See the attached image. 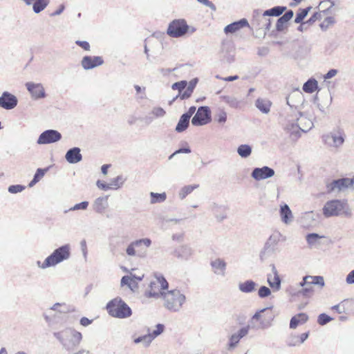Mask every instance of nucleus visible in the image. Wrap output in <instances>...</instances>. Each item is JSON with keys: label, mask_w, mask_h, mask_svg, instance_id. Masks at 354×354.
<instances>
[{"label": "nucleus", "mask_w": 354, "mask_h": 354, "mask_svg": "<svg viewBox=\"0 0 354 354\" xmlns=\"http://www.w3.org/2000/svg\"><path fill=\"white\" fill-rule=\"evenodd\" d=\"M53 335L62 348L69 352L77 348L83 339L82 333L70 326L53 332Z\"/></svg>", "instance_id": "nucleus-1"}, {"label": "nucleus", "mask_w": 354, "mask_h": 354, "mask_svg": "<svg viewBox=\"0 0 354 354\" xmlns=\"http://www.w3.org/2000/svg\"><path fill=\"white\" fill-rule=\"evenodd\" d=\"M71 257V246L65 244L55 249L44 262L38 261L37 265L41 269L55 267L57 264L68 260Z\"/></svg>", "instance_id": "nucleus-2"}, {"label": "nucleus", "mask_w": 354, "mask_h": 354, "mask_svg": "<svg viewBox=\"0 0 354 354\" xmlns=\"http://www.w3.org/2000/svg\"><path fill=\"white\" fill-rule=\"evenodd\" d=\"M161 299L163 306L171 312H178L185 303L186 297L178 289H173L163 293Z\"/></svg>", "instance_id": "nucleus-3"}, {"label": "nucleus", "mask_w": 354, "mask_h": 354, "mask_svg": "<svg viewBox=\"0 0 354 354\" xmlns=\"http://www.w3.org/2000/svg\"><path fill=\"white\" fill-rule=\"evenodd\" d=\"M323 214L326 217L337 216H352V211L346 201L340 200L328 201L323 207Z\"/></svg>", "instance_id": "nucleus-4"}, {"label": "nucleus", "mask_w": 354, "mask_h": 354, "mask_svg": "<svg viewBox=\"0 0 354 354\" xmlns=\"http://www.w3.org/2000/svg\"><path fill=\"white\" fill-rule=\"evenodd\" d=\"M106 309L109 315L118 319H125L131 316V308L120 298L115 297L109 301Z\"/></svg>", "instance_id": "nucleus-5"}, {"label": "nucleus", "mask_w": 354, "mask_h": 354, "mask_svg": "<svg viewBox=\"0 0 354 354\" xmlns=\"http://www.w3.org/2000/svg\"><path fill=\"white\" fill-rule=\"evenodd\" d=\"M169 283L161 274H155L149 283V290L145 293L147 297L159 299L168 289Z\"/></svg>", "instance_id": "nucleus-6"}, {"label": "nucleus", "mask_w": 354, "mask_h": 354, "mask_svg": "<svg viewBox=\"0 0 354 354\" xmlns=\"http://www.w3.org/2000/svg\"><path fill=\"white\" fill-rule=\"evenodd\" d=\"M151 240L143 238L131 242L126 249V253L129 257L145 258L147 255V249L151 245Z\"/></svg>", "instance_id": "nucleus-7"}, {"label": "nucleus", "mask_w": 354, "mask_h": 354, "mask_svg": "<svg viewBox=\"0 0 354 354\" xmlns=\"http://www.w3.org/2000/svg\"><path fill=\"white\" fill-rule=\"evenodd\" d=\"M189 28L185 19H174L169 23L167 33L171 37L178 38L184 36L188 32Z\"/></svg>", "instance_id": "nucleus-8"}, {"label": "nucleus", "mask_w": 354, "mask_h": 354, "mask_svg": "<svg viewBox=\"0 0 354 354\" xmlns=\"http://www.w3.org/2000/svg\"><path fill=\"white\" fill-rule=\"evenodd\" d=\"M211 120L210 110L208 106H200L192 119L194 126H203Z\"/></svg>", "instance_id": "nucleus-9"}, {"label": "nucleus", "mask_w": 354, "mask_h": 354, "mask_svg": "<svg viewBox=\"0 0 354 354\" xmlns=\"http://www.w3.org/2000/svg\"><path fill=\"white\" fill-rule=\"evenodd\" d=\"M62 139V134L57 130L48 129L42 132L37 141L38 145L55 143Z\"/></svg>", "instance_id": "nucleus-10"}, {"label": "nucleus", "mask_w": 354, "mask_h": 354, "mask_svg": "<svg viewBox=\"0 0 354 354\" xmlns=\"http://www.w3.org/2000/svg\"><path fill=\"white\" fill-rule=\"evenodd\" d=\"M353 183V179L344 178L333 180L326 185V188L328 192H340L352 187Z\"/></svg>", "instance_id": "nucleus-11"}, {"label": "nucleus", "mask_w": 354, "mask_h": 354, "mask_svg": "<svg viewBox=\"0 0 354 354\" xmlns=\"http://www.w3.org/2000/svg\"><path fill=\"white\" fill-rule=\"evenodd\" d=\"M17 97L8 91H3L0 96V107L6 110H11L17 106Z\"/></svg>", "instance_id": "nucleus-12"}, {"label": "nucleus", "mask_w": 354, "mask_h": 354, "mask_svg": "<svg viewBox=\"0 0 354 354\" xmlns=\"http://www.w3.org/2000/svg\"><path fill=\"white\" fill-rule=\"evenodd\" d=\"M250 329V326H246L241 328L236 333H233L230 337L227 344V349L229 351L235 348L240 339L245 337Z\"/></svg>", "instance_id": "nucleus-13"}, {"label": "nucleus", "mask_w": 354, "mask_h": 354, "mask_svg": "<svg viewBox=\"0 0 354 354\" xmlns=\"http://www.w3.org/2000/svg\"><path fill=\"white\" fill-rule=\"evenodd\" d=\"M274 175V169L268 166H263V167H256L252 170L251 174V176L257 181L271 178Z\"/></svg>", "instance_id": "nucleus-14"}, {"label": "nucleus", "mask_w": 354, "mask_h": 354, "mask_svg": "<svg viewBox=\"0 0 354 354\" xmlns=\"http://www.w3.org/2000/svg\"><path fill=\"white\" fill-rule=\"evenodd\" d=\"M272 273L267 274V282L273 291L277 292L281 289V279L274 264L270 265Z\"/></svg>", "instance_id": "nucleus-15"}, {"label": "nucleus", "mask_w": 354, "mask_h": 354, "mask_svg": "<svg viewBox=\"0 0 354 354\" xmlns=\"http://www.w3.org/2000/svg\"><path fill=\"white\" fill-rule=\"evenodd\" d=\"M323 140L327 145L337 148L344 142V133L342 132L331 133L324 136Z\"/></svg>", "instance_id": "nucleus-16"}, {"label": "nucleus", "mask_w": 354, "mask_h": 354, "mask_svg": "<svg viewBox=\"0 0 354 354\" xmlns=\"http://www.w3.org/2000/svg\"><path fill=\"white\" fill-rule=\"evenodd\" d=\"M26 87L33 100H39L46 97L45 90L41 84L27 82Z\"/></svg>", "instance_id": "nucleus-17"}, {"label": "nucleus", "mask_w": 354, "mask_h": 354, "mask_svg": "<svg viewBox=\"0 0 354 354\" xmlns=\"http://www.w3.org/2000/svg\"><path fill=\"white\" fill-rule=\"evenodd\" d=\"M221 57L226 62L231 63L234 59V47L232 42L225 41L222 44Z\"/></svg>", "instance_id": "nucleus-18"}, {"label": "nucleus", "mask_w": 354, "mask_h": 354, "mask_svg": "<svg viewBox=\"0 0 354 354\" xmlns=\"http://www.w3.org/2000/svg\"><path fill=\"white\" fill-rule=\"evenodd\" d=\"M104 63L102 58L100 56H84L81 62L82 66L85 70H90Z\"/></svg>", "instance_id": "nucleus-19"}, {"label": "nucleus", "mask_w": 354, "mask_h": 354, "mask_svg": "<svg viewBox=\"0 0 354 354\" xmlns=\"http://www.w3.org/2000/svg\"><path fill=\"white\" fill-rule=\"evenodd\" d=\"M312 285H317L323 288L325 286L324 277L322 276L306 275L303 277L302 281L299 283L300 287L312 286Z\"/></svg>", "instance_id": "nucleus-20"}, {"label": "nucleus", "mask_w": 354, "mask_h": 354, "mask_svg": "<svg viewBox=\"0 0 354 354\" xmlns=\"http://www.w3.org/2000/svg\"><path fill=\"white\" fill-rule=\"evenodd\" d=\"M295 117L301 131L307 132L313 128V123L312 120L304 113L299 112Z\"/></svg>", "instance_id": "nucleus-21"}, {"label": "nucleus", "mask_w": 354, "mask_h": 354, "mask_svg": "<svg viewBox=\"0 0 354 354\" xmlns=\"http://www.w3.org/2000/svg\"><path fill=\"white\" fill-rule=\"evenodd\" d=\"M79 147H73L68 149L65 155L66 161L71 164H75L82 160V156Z\"/></svg>", "instance_id": "nucleus-22"}, {"label": "nucleus", "mask_w": 354, "mask_h": 354, "mask_svg": "<svg viewBox=\"0 0 354 354\" xmlns=\"http://www.w3.org/2000/svg\"><path fill=\"white\" fill-rule=\"evenodd\" d=\"M192 254L193 250L187 245H182L178 247L174 251L175 257L182 260H188Z\"/></svg>", "instance_id": "nucleus-23"}, {"label": "nucleus", "mask_w": 354, "mask_h": 354, "mask_svg": "<svg viewBox=\"0 0 354 354\" xmlns=\"http://www.w3.org/2000/svg\"><path fill=\"white\" fill-rule=\"evenodd\" d=\"M249 24L246 19H241L239 21H234L227 26H226L224 28V32L225 34H232L235 33L240 29L244 27H248Z\"/></svg>", "instance_id": "nucleus-24"}, {"label": "nucleus", "mask_w": 354, "mask_h": 354, "mask_svg": "<svg viewBox=\"0 0 354 354\" xmlns=\"http://www.w3.org/2000/svg\"><path fill=\"white\" fill-rule=\"evenodd\" d=\"M279 214L281 220L284 224L289 225L293 221V214L287 204L280 206Z\"/></svg>", "instance_id": "nucleus-25"}, {"label": "nucleus", "mask_w": 354, "mask_h": 354, "mask_svg": "<svg viewBox=\"0 0 354 354\" xmlns=\"http://www.w3.org/2000/svg\"><path fill=\"white\" fill-rule=\"evenodd\" d=\"M209 209L218 222H221L227 218L225 208L222 205L214 203L210 205Z\"/></svg>", "instance_id": "nucleus-26"}, {"label": "nucleus", "mask_w": 354, "mask_h": 354, "mask_svg": "<svg viewBox=\"0 0 354 354\" xmlns=\"http://www.w3.org/2000/svg\"><path fill=\"white\" fill-rule=\"evenodd\" d=\"M284 129L291 136H299L301 131L295 116L287 120Z\"/></svg>", "instance_id": "nucleus-27"}, {"label": "nucleus", "mask_w": 354, "mask_h": 354, "mask_svg": "<svg viewBox=\"0 0 354 354\" xmlns=\"http://www.w3.org/2000/svg\"><path fill=\"white\" fill-rule=\"evenodd\" d=\"M109 206L108 196H102L97 198L93 203V210L99 214H102Z\"/></svg>", "instance_id": "nucleus-28"}, {"label": "nucleus", "mask_w": 354, "mask_h": 354, "mask_svg": "<svg viewBox=\"0 0 354 354\" xmlns=\"http://www.w3.org/2000/svg\"><path fill=\"white\" fill-rule=\"evenodd\" d=\"M279 249L264 245L263 250L260 253V259L262 261L274 259L276 258Z\"/></svg>", "instance_id": "nucleus-29"}, {"label": "nucleus", "mask_w": 354, "mask_h": 354, "mask_svg": "<svg viewBox=\"0 0 354 354\" xmlns=\"http://www.w3.org/2000/svg\"><path fill=\"white\" fill-rule=\"evenodd\" d=\"M266 310L267 308H263L262 310L257 311L252 317L248 326H250V328L252 329L263 328L264 326L263 325V321H261V314Z\"/></svg>", "instance_id": "nucleus-30"}, {"label": "nucleus", "mask_w": 354, "mask_h": 354, "mask_svg": "<svg viewBox=\"0 0 354 354\" xmlns=\"http://www.w3.org/2000/svg\"><path fill=\"white\" fill-rule=\"evenodd\" d=\"M294 12L292 10H288L283 16L277 19L276 29L277 31H282L286 27L288 21L292 18Z\"/></svg>", "instance_id": "nucleus-31"}, {"label": "nucleus", "mask_w": 354, "mask_h": 354, "mask_svg": "<svg viewBox=\"0 0 354 354\" xmlns=\"http://www.w3.org/2000/svg\"><path fill=\"white\" fill-rule=\"evenodd\" d=\"M257 284L252 280H246L239 283V290L243 293H251L256 290Z\"/></svg>", "instance_id": "nucleus-32"}, {"label": "nucleus", "mask_w": 354, "mask_h": 354, "mask_svg": "<svg viewBox=\"0 0 354 354\" xmlns=\"http://www.w3.org/2000/svg\"><path fill=\"white\" fill-rule=\"evenodd\" d=\"M214 272L218 275H225L226 268L225 262L221 259H216L211 262Z\"/></svg>", "instance_id": "nucleus-33"}, {"label": "nucleus", "mask_w": 354, "mask_h": 354, "mask_svg": "<svg viewBox=\"0 0 354 354\" xmlns=\"http://www.w3.org/2000/svg\"><path fill=\"white\" fill-rule=\"evenodd\" d=\"M272 102L266 98H258L256 100V107L263 113L268 114L270 111Z\"/></svg>", "instance_id": "nucleus-34"}, {"label": "nucleus", "mask_w": 354, "mask_h": 354, "mask_svg": "<svg viewBox=\"0 0 354 354\" xmlns=\"http://www.w3.org/2000/svg\"><path fill=\"white\" fill-rule=\"evenodd\" d=\"M308 316L306 313H299L291 318L290 322V328L292 329H295L299 324L306 323L308 321Z\"/></svg>", "instance_id": "nucleus-35"}, {"label": "nucleus", "mask_w": 354, "mask_h": 354, "mask_svg": "<svg viewBox=\"0 0 354 354\" xmlns=\"http://www.w3.org/2000/svg\"><path fill=\"white\" fill-rule=\"evenodd\" d=\"M324 237V236H321L317 233H310L306 236V240L309 248H312L319 246L321 245L320 239Z\"/></svg>", "instance_id": "nucleus-36"}, {"label": "nucleus", "mask_w": 354, "mask_h": 354, "mask_svg": "<svg viewBox=\"0 0 354 354\" xmlns=\"http://www.w3.org/2000/svg\"><path fill=\"white\" fill-rule=\"evenodd\" d=\"M281 236L282 235L279 232H274L270 236L265 245L278 249V244L281 241Z\"/></svg>", "instance_id": "nucleus-37"}, {"label": "nucleus", "mask_w": 354, "mask_h": 354, "mask_svg": "<svg viewBox=\"0 0 354 354\" xmlns=\"http://www.w3.org/2000/svg\"><path fill=\"white\" fill-rule=\"evenodd\" d=\"M317 87V81L315 79L311 78L304 84L303 90L306 93H312L316 91Z\"/></svg>", "instance_id": "nucleus-38"}, {"label": "nucleus", "mask_w": 354, "mask_h": 354, "mask_svg": "<svg viewBox=\"0 0 354 354\" xmlns=\"http://www.w3.org/2000/svg\"><path fill=\"white\" fill-rule=\"evenodd\" d=\"M189 120L187 115L183 114L180 118L175 130L178 133L184 131L189 126Z\"/></svg>", "instance_id": "nucleus-39"}, {"label": "nucleus", "mask_w": 354, "mask_h": 354, "mask_svg": "<svg viewBox=\"0 0 354 354\" xmlns=\"http://www.w3.org/2000/svg\"><path fill=\"white\" fill-rule=\"evenodd\" d=\"M237 153L243 158H247L252 154V147L249 145H241L237 148Z\"/></svg>", "instance_id": "nucleus-40"}, {"label": "nucleus", "mask_w": 354, "mask_h": 354, "mask_svg": "<svg viewBox=\"0 0 354 354\" xmlns=\"http://www.w3.org/2000/svg\"><path fill=\"white\" fill-rule=\"evenodd\" d=\"M286 9V8L284 6H275L269 10H266L263 13L262 17H267V16L279 17L284 12V10Z\"/></svg>", "instance_id": "nucleus-41"}, {"label": "nucleus", "mask_w": 354, "mask_h": 354, "mask_svg": "<svg viewBox=\"0 0 354 354\" xmlns=\"http://www.w3.org/2000/svg\"><path fill=\"white\" fill-rule=\"evenodd\" d=\"M197 84V79H194L189 82V84L186 89L181 93L180 99L185 100L189 98Z\"/></svg>", "instance_id": "nucleus-42"}, {"label": "nucleus", "mask_w": 354, "mask_h": 354, "mask_svg": "<svg viewBox=\"0 0 354 354\" xmlns=\"http://www.w3.org/2000/svg\"><path fill=\"white\" fill-rule=\"evenodd\" d=\"M152 341L153 337L152 336L150 335L149 333L142 336L138 337L133 339V342L135 344H142L145 347L149 346Z\"/></svg>", "instance_id": "nucleus-43"}, {"label": "nucleus", "mask_w": 354, "mask_h": 354, "mask_svg": "<svg viewBox=\"0 0 354 354\" xmlns=\"http://www.w3.org/2000/svg\"><path fill=\"white\" fill-rule=\"evenodd\" d=\"M309 336V332L301 334L299 336L292 337L291 340L288 342L290 346H295L298 344L304 343Z\"/></svg>", "instance_id": "nucleus-44"}, {"label": "nucleus", "mask_w": 354, "mask_h": 354, "mask_svg": "<svg viewBox=\"0 0 354 354\" xmlns=\"http://www.w3.org/2000/svg\"><path fill=\"white\" fill-rule=\"evenodd\" d=\"M49 3V0H36L32 6L35 13L38 14L44 10Z\"/></svg>", "instance_id": "nucleus-45"}, {"label": "nucleus", "mask_w": 354, "mask_h": 354, "mask_svg": "<svg viewBox=\"0 0 354 354\" xmlns=\"http://www.w3.org/2000/svg\"><path fill=\"white\" fill-rule=\"evenodd\" d=\"M48 168L41 169L39 168L37 169L36 173L34 175L32 180L30 182L28 186L30 187H33L37 183H38L45 175L46 172L48 171Z\"/></svg>", "instance_id": "nucleus-46"}, {"label": "nucleus", "mask_w": 354, "mask_h": 354, "mask_svg": "<svg viewBox=\"0 0 354 354\" xmlns=\"http://www.w3.org/2000/svg\"><path fill=\"white\" fill-rule=\"evenodd\" d=\"M150 197H151L150 203L151 204H155V203H160L164 202L167 198V195H166L165 192H162L160 194L151 192Z\"/></svg>", "instance_id": "nucleus-47"}, {"label": "nucleus", "mask_w": 354, "mask_h": 354, "mask_svg": "<svg viewBox=\"0 0 354 354\" xmlns=\"http://www.w3.org/2000/svg\"><path fill=\"white\" fill-rule=\"evenodd\" d=\"M220 97L232 108H237L239 106V101L234 96L222 95Z\"/></svg>", "instance_id": "nucleus-48"}, {"label": "nucleus", "mask_w": 354, "mask_h": 354, "mask_svg": "<svg viewBox=\"0 0 354 354\" xmlns=\"http://www.w3.org/2000/svg\"><path fill=\"white\" fill-rule=\"evenodd\" d=\"M125 179L122 176H118L110 180L109 186L111 189H118L124 184Z\"/></svg>", "instance_id": "nucleus-49"}, {"label": "nucleus", "mask_w": 354, "mask_h": 354, "mask_svg": "<svg viewBox=\"0 0 354 354\" xmlns=\"http://www.w3.org/2000/svg\"><path fill=\"white\" fill-rule=\"evenodd\" d=\"M121 286H127L131 290L137 286L136 281H133V278L129 276H124L121 279Z\"/></svg>", "instance_id": "nucleus-50"}, {"label": "nucleus", "mask_w": 354, "mask_h": 354, "mask_svg": "<svg viewBox=\"0 0 354 354\" xmlns=\"http://www.w3.org/2000/svg\"><path fill=\"white\" fill-rule=\"evenodd\" d=\"M310 9H311L310 6L307 7L304 9H299V10L297 13L296 17L295 19V23H296V24L301 23L304 20V19L308 15Z\"/></svg>", "instance_id": "nucleus-51"}, {"label": "nucleus", "mask_w": 354, "mask_h": 354, "mask_svg": "<svg viewBox=\"0 0 354 354\" xmlns=\"http://www.w3.org/2000/svg\"><path fill=\"white\" fill-rule=\"evenodd\" d=\"M50 309L60 313H67L70 310L69 307L65 303H56Z\"/></svg>", "instance_id": "nucleus-52"}, {"label": "nucleus", "mask_w": 354, "mask_h": 354, "mask_svg": "<svg viewBox=\"0 0 354 354\" xmlns=\"http://www.w3.org/2000/svg\"><path fill=\"white\" fill-rule=\"evenodd\" d=\"M198 187V185H187L183 187L180 192H179V197L180 199H184L188 194L192 193L196 188Z\"/></svg>", "instance_id": "nucleus-53"}, {"label": "nucleus", "mask_w": 354, "mask_h": 354, "mask_svg": "<svg viewBox=\"0 0 354 354\" xmlns=\"http://www.w3.org/2000/svg\"><path fill=\"white\" fill-rule=\"evenodd\" d=\"M335 22L333 17H326L324 20L319 24V27L322 31H326L329 27L333 26Z\"/></svg>", "instance_id": "nucleus-54"}, {"label": "nucleus", "mask_w": 354, "mask_h": 354, "mask_svg": "<svg viewBox=\"0 0 354 354\" xmlns=\"http://www.w3.org/2000/svg\"><path fill=\"white\" fill-rule=\"evenodd\" d=\"M215 121L221 124H223L227 121V113L221 109L218 111L214 116Z\"/></svg>", "instance_id": "nucleus-55"}, {"label": "nucleus", "mask_w": 354, "mask_h": 354, "mask_svg": "<svg viewBox=\"0 0 354 354\" xmlns=\"http://www.w3.org/2000/svg\"><path fill=\"white\" fill-rule=\"evenodd\" d=\"M333 6L334 3L331 0L322 1L319 6V8L321 9L319 12H323V15L324 16L326 12L328 11Z\"/></svg>", "instance_id": "nucleus-56"}, {"label": "nucleus", "mask_w": 354, "mask_h": 354, "mask_svg": "<svg viewBox=\"0 0 354 354\" xmlns=\"http://www.w3.org/2000/svg\"><path fill=\"white\" fill-rule=\"evenodd\" d=\"M88 201H82L80 203H77L73 207H71L69 209L65 210L64 213H67L69 211H77V210H86L88 207Z\"/></svg>", "instance_id": "nucleus-57"}, {"label": "nucleus", "mask_w": 354, "mask_h": 354, "mask_svg": "<svg viewBox=\"0 0 354 354\" xmlns=\"http://www.w3.org/2000/svg\"><path fill=\"white\" fill-rule=\"evenodd\" d=\"M271 295V290L269 288L265 286H262L258 290V296L260 298H266Z\"/></svg>", "instance_id": "nucleus-58"}, {"label": "nucleus", "mask_w": 354, "mask_h": 354, "mask_svg": "<svg viewBox=\"0 0 354 354\" xmlns=\"http://www.w3.org/2000/svg\"><path fill=\"white\" fill-rule=\"evenodd\" d=\"M151 114L154 118H162L165 115L166 111L161 107L156 106L152 109Z\"/></svg>", "instance_id": "nucleus-59"}, {"label": "nucleus", "mask_w": 354, "mask_h": 354, "mask_svg": "<svg viewBox=\"0 0 354 354\" xmlns=\"http://www.w3.org/2000/svg\"><path fill=\"white\" fill-rule=\"evenodd\" d=\"M332 320V318L325 313H322L318 316L317 322L319 324L324 326Z\"/></svg>", "instance_id": "nucleus-60"}, {"label": "nucleus", "mask_w": 354, "mask_h": 354, "mask_svg": "<svg viewBox=\"0 0 354 354\" xmlns=\"http://www.w3.org/2000/svg\"><path fill=\"white\" fill-rule=\"evenodd\" d=\"M323 12H317L314 13L310 18L306 22V24L311 25L317 20H320L324 17Z\"/></svg>", "instance_id": "nucleus-61"}, {"label": "nucleus", "mask_w": 354, "mask_h": 354, "mask_svg": "<svg viewBox=\"0 0 354 354\" xmlns=\"http://www.w3.org/2000/svg\"><path fill=\"white\" fill-rule=\"evenodd\" d=\"M187 83L186 81H180L173 84L171 88L174 90H178L180 93H181L187 86Z\"/></svg>", "instance_id": "nucleus-62"}, {"label": "nucleus", "mask_w": 354, "mask_h": 354, "mask_svg": "<svg viewBox=\"0 0 354 354\" xmlns=\"http://www.w3.org/2000/svg\"><path fill=\"white\" fill-rule=\"evenodd\" d=\"M164 330V326L162 324H158L156 325V329L153 330L152 333H149L151 336L153 337V340L160 335Z\"/></svg>", "instance_id": "nucleus-63"}, {"label": "nucleus", "mask_w": 354, "mask_h": 354, "mask_svg": "<svg viewBox=\"0 0 354 354\" xmlns=\"http://www.w3.org/2000/svg\"><path fill=\"white\" fill-rule=\"evenodd\" d=\"M25 187L21 185H10L8 187V192L11 194H17L22 192Z\"/></svg>", "instance_id": "nucleus-64"}]
</instances>
